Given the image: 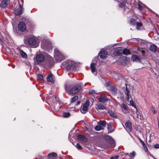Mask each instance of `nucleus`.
<instances>
[{
	"instance_id": "obj_53",
	"label": "nucleus",
	"mask_w": 159,
	"mask_h": 159,
	"mask_svg": "<svg viewBox=\"0 0 159 159\" xmlns=\"http://www.w3.org/2000/svg\"><path fill=\"white\" fill-rule=\"evenodd\" d=\"M125 155H128L129 156V154L128 153H126L125 154Z\"/></svg>"
},
{
	"instance_id": "obj_1",
	"label": "nucleus",
	"mask_w": 159,
	"mask_h": 159,
	"mask_svg": "<svg viewBox=\"0 0 159 159\" xmlns=\"http://www.w3.org/2000/svg\"><path fill=\"white\" fill-rule=\"evenodd\" d=\"M81 89V85L80 84H77L70 87L68 85L65 86V87L66 91L70 95H73L77 93Z\"/></svg>"
},
{
	"instance_id": "obj_5",
	"label": "nucleus",
	"mask_w": 159,
	"mask_h": 159,
	"mask_svg": "<svg viewBox=\"0 0 159 159\" xmlns=\"http://www.w3.org/2000/svg\"><path fill=\"white\" fill-rule=\"evenodd\" d=\"M41 47L45 50H48L51 47V43L45 40H42L41 44Z\"/></svg>"
},
{
	"instance_id": "obj_30",
	"label": "nucleus",
	"mask_w": 159,
	"mask_h": 159,
	"mask_svg": "<svg viewBox=\"0 0 159 159\" xmlns=\"http://www.w3.org/2000/svg\"><path fill=\"white\" fill-rule=\"evenodd\" d=\"M106 123V122L105 120H100L98 122V124L102 125V126H105Z\"/></svg>"
},
{
	"instance_id": "obj_39",
	"label": "nucleus",
	"mask_w": 159,
	"mask_h": 159,
	"mask_svg": "<svg viewBox=\"0 0 159 159\" xmlns=\"http://www.w3.org/2000/svg\"><path fill=\"white\" fill-rule=\"evenodd\" d=\"M129 103L130 104V105L134 107L136 109V111H137V109L136 108V105L134 104V102L132 101V100H130L129 101Z\"/></svg>"
},
{
	"instance_id": "obj_24",
	"label": "nucleus",
	"mask_w": 159,
	"mask_h": 159,
	"mask_svg": "<svg viewBox=\"0 0 159 159\" xmlns=\"http://www.w3.org/2000/svg\"><path fill=\"white\" fill-rule=\"evenodd\" d=\"M137 8L141 11L143 10L144 7L143 4L140 2H138V3Z\"/></svg>"
},
{
	"instance_id": "obj_21",
	"label": "nucleus",
	"mask_w": 159,
	"mask_h": 159,
	"mask_svg": "<svg viewBox=\"0 0 159 159\" xmlns=\"http://www.w3.org/2000/svg\"><path fill=\"white\" fill-rule=\"evenodd\" d=\"M96 108L97 110H103L106 108V107L104 105L101 104L96 105Z\"/></svg>"
},
{
	"instance_id": "obj_14",
	"label": "nucleus",
	"mask_w": 159,
	"mask_h": 159,
	"mask_svg": "<svg viewBox=\"0 0 159 159\" xmlns=\"http://www.w3.org/2000/svg\"><path fill=\"white\" fill-rule=\"evenodd\" d=\"M125 129L127 130L130 131L132 129V124L129 120L127 121L125 124Z\"/></svg>"
},
{
	"instance_id": "obj_20",
	"label": "nucleus",
	"mask_w": 159,
	"mask_h": 159,
	"mask_svg": "<svg viewBox=\"0 0 159 159\" xmlns=\"http://www.w3.org/2000/svg\"><path fill=\"white\" fill-rule=\"evenodd\" d=\"M157 49V47L154 44H152L150 46V50L152 52H156Z\"/></svg>"
},
{
	"instance_id": "obj_13",
	"label": "nucleus",
	"mask_w": 159,
	"mask_h": 159,
	"mask_svg": "<svg viewBox=\"0 0 159 159\" xmlns=\"http://www.w3.org/2000/svg\"><path fill=\"white\" fill-rule=\"evenodd\" d=\"M109 90L112 94L115 95L117 93V89L114 86H110L109 88Z\"/></svg>"
},
{
	"instance_id": "obj_29",
	"label": "nucleus",
	"mask_w": 159,
	"mask_h": 159,
	"mask_svg": "<svg viewBox=\"0 0 159 159\" xmlns=\"http://www.w3.org/2000/svg\"><path fill=\"white\" fill-rule=\"evenodd\" d=\"M125 5V1H122L119 3V7L120 8L124 7Z\"/></svg>"
},
{
	"instance_id": "obj_56",
	"label": "nucleus",
	"mask_w": 159,
	"mask_h": 159,
	"mask_svg": "<svg viewBox=\"0 0 159 159\" xmlns=\"http://www.w3.org/2000/svg\"><path fill=\"white\" fill-rule=\"evenodd\" d=\"M150 11H151V12H153V11H152V10H150Z\"/></svg>"
},
{
	"instance_id": "obj_51",
	"label": "nucleus",
	"mask_w": 159,
	"mask_h": 159,
	"mask_svg": "<svg viewBox=\"0 0 159 159\" xmlns=\"http://www.w3.org/2000/svg\"><path fill=\"white\" fill-rule=\"evenodd\" d=\"M110 159H114V157H111Z\"/></svg>"
},
{
	"instance_id": "obj_48",
	"label": "nucleus",
	"mask_w": 159,
	"mask_h": 159,
	"mask_svg": "<svg viewBox=\"0 0 159 159\" xmlns=\"http://www.w3.org/2000/svg\"><path fill=\"white\" fill-rule=\"evenodd\" d=\"M141 143L143 146L145 144V143L143 141L141 142Z\"/></svg>"
},
{
	"instance_id": "obj_2",
	"label": "nucleus",
	"mask_w": 159,
	"mask_h": 159,
	"mask_svg": "<svg viewBox=\"0 0 159 159\" xmlns=\"http://www.w3.org/2000/svg\"><path fill=\"white\" fill-rule=\"evenodd\" d=\"M76 63L71 60H66L62 63L61 67L65 69L68 71L75 70V69Z\"/></svg>"
},
{
	"instance_id": "obj_47",
	"label": "nucleus",
	"mask_w": 159,
	"mask_h": 159,
	"mask_svg": "<svg viewBox=\"0 0 159 159\" xmlns=\"http://www.w3.org/2000/svg\"><path fill=\"white\" fill-rule=\"evenodd\" d=\"M80 103V101H78L77 102V103L76 104V105H79Z\"/></svg>"
},
{
	"instance_id": "obj_38",
	"label": "nucleus",
	"mask_w": 159,
	"mask_h": 159,
	"mask_svg": "<svg viewBox=\"0 0 159 159\" xmlns=\"http://www.w3.org/2000/svg\"><path fill=\"white\" fill-rule=\"evenodd\" d=\"M70 116V113L69 112L64 113L63 114V116L64 117H67L69 116Z\"/></svg>"
},
{
	"instance_id": "obj_18",
	"label": "nucleus",
	"mask_w": 159,
	"mask_h": 159,
	"mask_svg": "<svg viewBox=\"0 0 159 159\" xmlns=\"http://www.w3.org/2000/svg\"><path fill=\"white\" fill-rule=\"evenodd\" d=\"M125 94L126 95V98L127 100L129 102V99L130 97H131V96L129 94L130 90L128 88L127 86L125 87Z\"/></svg>"
},
{
	"instance_id": "obj_4",
	"label": "nucleus",
	"mask_w": 159,
	"mask_h": 159,
	"mask_svg": "<svg viewBox=\"0 0 159 159\" xmlns=\"http://www.w3.org/2000/svg\"><path fill=\"white\" fill-rule=\"evenodd\" d=\"M54 61L53 58L49 56L46 60L45 61L44 65L50 68L54 64Z\"/></svg>"
},
{
	"instance_id": "obj_26",
	"label": "nucleus",
	"mask_w": 159,
	"mask_h": 159,
	"mask_svg": "<svg viewBox=\"0 0 159 159\" xmlns=\"http://www.w3.org/2000/svg\"><path fill=\"white\" fill-rule=\"evenodd\" d=\"M122 53L124 54L128 55L131 54L130 51L128 49H125L123 50Z\"/></svg>"
},
{
	"instance_id": "obj_12",
	"label": "nucleus",
	"mask_w": 159,
	"mask_h": 159,
	"mask_svg": "<svg viewBox=\"0 0 159 159\" xmlns=\"http://www.w3.org/2000/svg\"><path fill=\"white\" fill-rule=\"evenodd\" d=\"M99 102L102 103H105L108 101V99L107 97L103 95H101L98 99Z\"/></svg>"
},
{
	"instance_id": "obj_52",
	"label": "nucleus",
	"mask_w": 159,
	"mask_h": 159,
	"mask_svg": "<svg viewBox=\"0 0 159 159\" xmlns=\"http://www.w3.org/2000/svg\"><path fill=\"white\" fill-rule=\"evenodd\" d=\"M138 50H139L140 51H141V50L140 48L138 49Z\"/></svg>"
},
{
	"instance_id": "obj_8",
	"label": "nucleus",
	"mask_w": 159,
	"mask_h": 159,
	"mask_svg": "<svg viewBox=\"0 0 159 159\" xmlns=\"http://www.w3.org/2000/svg\"><path fill=\"white\" fill-rule=\"evenodd\" d=\"M28 43L30 45H35L36 47L37 45L36 44V41L35 38L34 37H30L28 39Z\"/></svg>"
},
{
	"instance_id": "obj_28",
	"label": "nucleus",
	"mask_w": 159,
	"mask_h": 159,
	"mask_svg": "<svg viewBox=\"0 0 159 159\" xmlns=\"http://www.w3.org/2000/svg\"><path fill=\"white\" fill-rule=\"evenodd\" d=\"M136 28L138 30H140V27L142 26V24L141 22H137L136 24Z\"/></svg>"
},
{
	"instance_id": "obj_9",
	"label": "nucleus",
	"mask_w": 159,
	"mask_h": 159,
	"mask_svg": "<svg viewBox=\"0 0 159 159\" xmlns=\"http://www.w3.org/2000/svg\"><path fill=\"white\" fill-rule=\"evenodd\" d=\"M18 28L22 32L25 31L26 29L25 24L23 22H20L19 23Z\"/></svg>"
},
{
	"instance_id": "obj_41",
	"label": "nucleus",
	"mask_w": 159,
	"mask_h": 159,
	"mask_svg": "<svg viewBox=\"0 0 159 159\" xmlns=\"http://www.w3.org/2000/svg\"><path fill=\"white\" fill-rule=\"evenodd\" d=\"M89 93L90 94H93L96 93V92L94 90H91L89 91Z\"/></svg>"
},
{
	"instance_id": "obj_50",
	"label": "nucleus",
	"mask_w": 159,
	"mask_h": 159,
	"mask_svg": "<svg viewBox=\"0 0 159 159\" xmlns=\"http://www.w3.org/2000/svg\"><path fill=\"white\" fill-rule=\"evenodd\" d=\"M139 141L140 142V143L141 142H142L143 141L140 138H139Z\"/></svg>"
},
{
	"instance_id": "obj_11",
	"label": "nucleus",
	"mask_w": 159,
	"mask_h": 159,
	"mask_svg": "<svg viewBox=\"0 0 159 159\" xmlns=\"http://www.w3.org/2000/svg\"><path fill=\"white\" fill-rule=\"evenodd\" d=\"M44 59V56L41 54L37 55L35 58L36 61L37 63L43 61Z\"/></svg>"
},
{
	"instance_id": "obj_42",
	"label": "nucleus",
	"mask_w": 159,
	"mask_h": 159,
	"mask_svg": "<svg viewBox=\"0 0 159 159\" xmlns=\"http://www.w3.org/2000/svg\"><path fill=\"white\" fill-rule=\"evenodd\" d=\"M143 148H144V151H145V152H147L148 151V149L147 148V147L146 146V145H145V144L144 145H143Z\"/></svg>"
},
{
	"instance_id": "obj_10",
	"label": "nucleus",
	"mask_w": 159,
	"mask_h": 159,
	"mask_svg": "<svg viewBox=\"0 0 159 159\" xmlns=\"http://www.w3.org/2000/svg\"><path fill=\"white\" fill-rule=\"evenodd\" d=\"M108 55L107 52L104 50H101L99 53V56L102 59H104L106 58Z\"/></svg>"
},
{
	"instance_id": "obj_45",
	"label": "nucleus",
	"mask_w": 159,
	"mask_h": 159,
	"mask_svg": "<svg viewBox=\"0 0 159 159\" xmlns=\"http://www.w3.org/2000/svg\"><path fill=\"white\" fill-rule=\"evenodd\" d=\"M152 112L154 114H156L157 113V111L156 110L153 109L152 110Z\"/></svg>"
},
{
	"instance_id": "obj_3",
	"label": "nucleus",
	"mask_w": 159,
	"mask_h": 159,
	"mask_svg": "<svg viewBox=\"0 0 159 159\" xmlns=\"http://www.w3.org/2000/svg\"><path fill=\"white\" fill-rule=\"evenodd\" d=\"M54 56L56 61L58 62H61L64 59L63 55L57 49H54Z\"/></svg>"
},
{
	"instance_id": "obj_16",
	"label": "nucleus",
	"mask_w": 159,
	"mask_h": 159,
	"mask_svg": "<svg viewBox=\"0 0 159 159\" xmlns=\"http://www.w3.org/2000/svg\"><path fill=\"white\" fill-rule=\"evenodd\" d=\"M9 0H2L0 4V6L2 8H5L9 4Z\"/></svg>"
},
{
	"instance_id": "obj_35",
	"label": "nucleus",
	"mask_w": 159,
	"mask_h": 159,
	"mask_svg": "<svg viewBox=\"0 0 159 159\" xmlns=\"http://www.w3.org/2000/svg\"><path fill=\"white\" fill-rule=\"evenodd\" d=\"M52 98L53 99V101L54 102H56L57 101H58L59 98L58 96L57 95H55V96H53Z\"/></svg>"
},
{
	"instance_id": "obj_44",
	"label": "nucleus",
	"mask_w": 159,
	"mask_h": 159,
	"mask_svg": "<svg viewBox=\"0 0 159 159\" xmlns=\"http://www.w3.org/2000/svg\"><path fill=\"white\" fill-rule=\"evenodd\" d=\"M154 147L155 148H159V144H156L154 145Z\"/></svg>"
},
{
	"instance_id": "obj_55",
	"label": "nucleus",
	"mask_w": 159,
	"mask_h": 159,
	"mask_svg": "<svg viewBox=\"0 0 159 159\" xmlns=\"http://www.w3.org/2000/svg\"><path fill=\"white\" fill-rule=\"evenodd\" d=\"M19 6L20 7V8H21V6L20 5Z\"/></svg>"
},
{
	"instance_id": "obj_6",
	"label": "nucleus",
	"mask_w": 159,
	"mask_h": 159,
	"mask_svg": "<svg viewBox=\"0 0 159 159\" xmlns=\"http://www.w3.org/2000/svg\"><path fill=\"white\" fill-rule=\"evenodd\" d=\"M89 101L87 100L82 106L80 109V111L82 113L84 114L88 111L89 107Z\"/></svg>"
},
{
	"instance_id": "obj_40",
	"label": "nucleus",
	"mask_w": 159,
	"mask_h": 159,
	"mask_svg": "<svg viewBox=\"0 0 159 159\" xmlns=\"http://www.w3.org/2000/svg\"><path fill=\"white\" fill-rule=\"evenodd\" d=\"M76 148L79 149H82V148L80 146V144L79 143H77L76 145L75 146Z\"/></svg>"
},
{
	"instance_id": "obj_46",
	"label": "nucleus",
	"mask_w": 159,
	"mask_h": 159,
	"mask_svg": "<svg viewBox=\"0 0 159 159\" xmlns=\"http://www.w3.org/2000/svg\"><path fill=\"white\" fill-rule=\"evenodd\" d=\"M113 157H114V159H117L119 158V156L118 155H116Z\"/></svg>"
},
{
	"instance_id": "obj_22",
	"label": "nucleus",
	"mask_w": 159,
	"mask_h": 159,
	"mask_svg": "<svg viewBox=\"0 0 159 159\" xmlns=\"http://www.w3.org/2000/svg\"><path fill=\"white\" fill-rule=\"evenodd\" d=\"M57 154L55 152H52L48 155V158L49 159H53L54 158L56 157Z\"/></svg>"
},
{
	"instance_id": "obj_37",
	"label": "nucleus",
	"mask_w": 159,
	"mask_h": 159,
	"mask_svg": "<svg viewBox=\"0 0 159 159\" xmlns=\"http://www.w3.org/2000/svg\"><path fill=\"white\" fill-rule=\"evenodd\" d=\"M121 107L125 111H127V107L124 104H121Z\"/></svg>"
},
{
	"instance_id": "obj_7",
	"label": "nucleus",
	"mask_w": 159,
	"mask_h": 159,
	"mask_svg": "<svg viewBox=\"0 0 159 159\" xmlns=\"http://www.w3.org/2000/svg\"><path fill=\"white\" fill-rule=\"evenodd\" d=\"M106 141L109 142L110 144V147L113 148L115 146V143L114 140L110 137L107 136L105 137Z\"/></svg>"
},
{
	"instance_id": "obj_23",
	"label": "nucleus",
	"mask_w": 159,
	"mask_h": 159,
	"mask_svg": "<svg viewBox=\"0 0 159 159\" xmlns=\"http://www.w3.org/2000/svg\"><path fill=\"white\" fill-rule=\"evenodd\" d=\"M96 64L95 63L93 62L91 63L90 65V68L91 71L92 73H93L95 70V67Z\"/></svg>"
},
{
	"instance_id": "obj_54",
	"label": "nucleus",
	"mask_w": 159,
	"mask_h": 159,
	"mask_svg": "<svg viewBox=\"0 0 159 159\" xmlns=\"http://www.w3.org/2000/svg\"><path fill=\"white\" fill-rule=\"evenodd\" d=\"M136 114H137V117H138V114H137V112H136Z\"/></svg>"
},
{
	"instance_id": "obj_34",
	"label": "nucleus",
	"mask_w": 159,
	"mask_h": 159,
	"mask_svg": "<svg viewBox=\"0 0 159 159\" xmlns=\"http://www.w3.org/2000/svg\"><path fill=\"white\" fill-rule=\"evenodd\" d=\"M103 128L100 125H97L95 127V129L97 131L100 130L102 129Z\"/></svg>"
},
{
	"instance_id": "obj_32",
	"label": "nucleus",
	"mask_w": 159,
	"mask_h": 159,
	"mask_svg": "<svg viewBox=\"0 0 159 159\" xmlns=\"http://www.w3.org/2000/svg\"><path fill=\"white\" fill-rule=\"evenodd\" d=\"M137 23L134 19H131L130 20V23L133 25H135Z\"/></svg>"
},
{
	"instance_id": "obj_43",
	"label": "nucleus",
	"mask_w": 159,
	"mask_h": 159,
	"mask_svg": "<svg viewBox=\"0 0 159 159\" xmlns=\"http://www.w3.org/2000/svg\"><path fill=\"white\" fill-rule=\"evenodd\" d=\"M38 78H39L40 79H42L43 78V75L40 74H39L38 75Z\"/></svg>"
},
{
	"instance_id": "obj_36",
	"label": "nucleus",
	"mask_w": 159,
	"mask_h": 159,
	"mask_svg": "<svg viewBox=\"0 0 159 159\" xmlns=\"http://www.w3.org/2000/svg\"><path fill=\"white\" fill-rule=\"evenodd\" d=\"M136 155V153L135 152L133 151L132 152L130 153L129 157H130L133 158Z\"/></svg>"
},
{
	"instance_id": "obj_27",
	"label": "nucleus",
	"mask_w": 159,
	"mask_h": 159,
	"mask_svg": "<svg viewBox=\"0 0 159 159\" xmlns=\"http://www.w3.org/2000/svg\"><path fill=\"white\" fill-rule=\"evenodd\" d=\"M20 53L23 57L24 58H26L27 57V55L26 54L23 50H20Z\"/></svg>"
},
{
	"instance_id": "obj_25",
	"label": "nucleus",
	"mask_w": 159,
	"mask_h": 159,
	"mask_svg": "<svg viewBox=\"0 0 159 159\" xmlns=\"http://www.w3.org/2000/svg\"><path fill=\"white\" fill-rule=\"evenodd\" d=\"M15 14L16 15H21L22 13V8H20L17 10H16L15 11Z\"/></svg>"
},
{
	"instance_id": "obj_19",
	"label": "nucleus",
	"mask_w": 159,
	"mask_h": 159,
	"mask_svg": "<svg viewBox=\"0 0 159 159\" xmlns=\"http://www.w3.org/2000/svg\"><path fill=\"white\" fill-rule=\"evenodd\" d=\"M53 76L52 73L49 74L48 75L47 77V80L48 82H54V80L53 79Z\"/></svg>"
},
{
	"instance_id": "obj_17",
	"label": "nucleus",
	"mask_w": 159,
	"mask_h": 159,
	"mask_svg": "<svg viewBox=\"0 0 159 159\" xmlns=\"http://www.w3.org/2000/svg\"><path fill=\"white\" fill-rule=\"evenodd\" d=\"M131 59L133 61L140 62L141 60L140 57L137 55L135 54L132 55L131 56Z\"/></svg>"
},
{
	"instance_id": "obj_31",
	"label": "nucleus",
	"mask_w": 159,
	"mask_h": 159,
	"mask_svg": "<svg viewBox=\"0 0 159 159\" xmlns=\"http://www.w3.org/2000/svg\"><path fill=\"white\" fill-rule=\"evenodd\" d=\"M108 113L109 114V115L111 116V117H113V118H116V114L113 112L112 111H109L108 112Z\"/></svg>"
},
{
	"instance_id": "obj_15",
	"label": "nucleus",
	"mask_w": 159,
	"mask_h": 159,
	"mask_svg": "<svg viewBox=\"0 0 159 159\" xmlns=\"http://www.w3.org/2000/svg\"><path fill=\"white\" fill-rule=\"evenodd\" d=\"M77 139L79 140L84 142H87L88 141L87 138L85 136L81 134H79L78 135Z\"/></svg>"
},
{
	"instance_id": "obj_49",
	"label": "nucleus",
	"mask_w": 159,
	"mask_h": 159,
	"mask_svg": "<svg viewBox=\"0 0 159 159\" xmlns=\"http://www.w3.org/2000/svg\"><path fill=\"white\" fill-rule=\"evenodd\" d=\"M141 52H142V54H143H143L144 53H145V52L144 50H141Z\"/></svg>"
},
{
	"instance_id": "obj_33",
	"label": "nucleus",
	"mask_w": 159,
	"mask_h": 159,
	"mask_svg": "<svg viewBox=\"0 0 159 159\" xmlns=\"http://www.w3.org/2000/svg\"><path fill=\"white\" fill-rule=\"evenodd\" d=\"M78 98V97L77 96H75L72 98L70 99L71 102L73 103L76 100H77Z\"/></svg>"
}]
</instances>
